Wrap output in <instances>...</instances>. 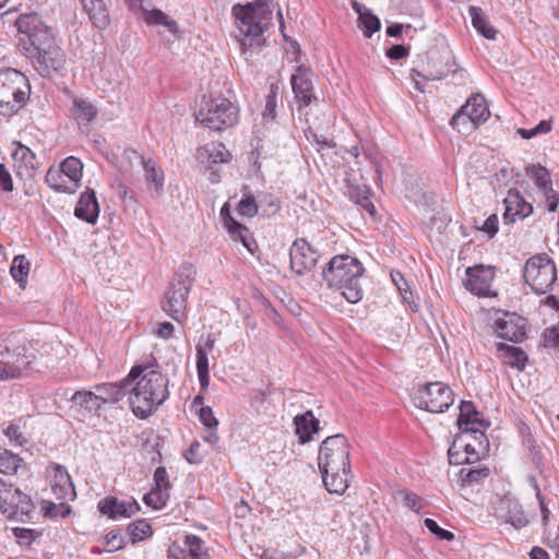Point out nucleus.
<instances>
[{
	"label": "nucleus",
	"mask_w": 559,
	"mask_h": 559,
	"mask_svg": "<svg viewBox=\"0 0 559 559\" xmlns=\"http://www.w3.org/2000/svg\"><path fill=\"white\" fill-rule=\"evenodd\" d=\"M29 272V262L25 258V255H16L14 257L10 273L12 277L20 284L21 288H25V285L27 283V275Z\"/></svg>",
	"instance_id": "nucleus-38"
},
{
	"label": "nucleus",
	"mask_w": 559,
	"mask_h": 559,
	"mask_svg": "<svg viewBox=\"0 0 559 559\" xmlns=\"http://www.w3.org/2000/svg\"><path fill=\"white\" fill-rule=\"evenodd\" d=\"M102 78L106 80V84L103 85L104 91L115 90L121 83V75L117 70L116 66H106L102 69Z\"/></svg>",
	"instance_id": "nucleus-50"
},
{
	"label": "nucleus",
	"mask_w": 559,
	"mask_h": 559,
	"mask_svg": "<svg viewBox=\"0 0 559 559\" xmlns=\"http://www.w3.org/2000/svg\"><path fill=\"white\" fill-rule=\"evenodd\" d=\"M29 364L31 359L26 355V348L23 346L22 350L9 355L7 360H0V381L20 378Z\"/></svg>",
	"instance_id": "nucleus-20"
},
{
	"label": "nucleus",
	"mask_w": 559,
	"mask_h": 559,
	"mask_svg": "<svg viewBox=\"0 0 559 559\" xmlns=\"http://www.w3.org/2000/svg\"><path fill=\"white\" fill-rule=\"evenodd\" d=\"M198 154L202 162L203 156L206 155L209 164L225 163L230 156L225 145L221 142H213L205 145L203 148L199 150Z\"/></svg>",
	"instance_id": "nucleus-32"
},
{
	"label": "nucleus",
	"mask_w": 559,
	"mask_h": 559,
	"mask_svg": "<svg viewBox=\"0 0 559 559\" xmlns=\"http://www.w3.org/2000/svg\"><path fill=\"white\" fill-rule=\"evenodd\" d=\"M168 497V492L153 489L151 492L144 496L143 501L145 502V504L154 509H160L166 504Z\"/></svg>",
	"instance_id": "nucleus-53"
},
{
	"label": "nucleus",
	"mask_w": 559,
	"mask_h": 559,
	"mask_svg": "<svg viewBox=\"0 0 559 559\" xmlns=\"http://www.w3.org/2000/svg\"><path fill=\"white\" fill-rule=\"evenodd\" d=\"M319 252L304 238L296 239L289 250L290 269L301 276L318 263Z\"/></svg>",
	"instance_id": "nucleus-12"
},
{
	"label": "nucleus",
	"mask_w": 559,
	"mask_h": 559,
	"mask_svg": "<svg viewBox=\"0 0 559 559\" xmlns=\"http://www.w3.org/2000/svg\"><path fill=\"white\" fill-rule=\"evenodd\" d=\"M228 233L235 240H239L243 247L248 249L251 253L257 248V243L249 236V230L246 226L239 224L238 222H231V226L227 228Z\"/></svg>",
	"instance_id": "nucleus-43"
},
{
	"label": "nucleus",
	"mask_w": 559,
	"mask_h": 559,
	"mask_svg": "<svg viewBox=\"0 0 559 559\" xmlns=\"http://www.w3.org/2000/svg\"><path fill=\"white\" fill-rule=\"evenodd\" d=\"M97 508L102 514L112 520L130 518L140 510V506L135 500L119 501L116 497L110 496L102 499Z\"/></svg>",
	"instance_id": "nucleus-18"
},
{
	"label": "nucleus",
	"mask_w": 559,
	"mask_h": 559,
	"mask_svg": "<svg viewBox=\"0 0 559 559\" xmlns=\"http://www.w3.org/2000/svg\"><path fill=\"white\" fill-rule=\"evenodd\" d=\"M238 213L242 216L253 217L258 213V205L254 197L246 195L238 203Z\"/></svg>",
	"instance_id": "nucleus-56"
},
{
	"label": "nucleus",
	"mask_w": 559,
	"mask_h": 559,
	"mask_svg": "<svg viewBox=\"0 0 559 559\" xmlns=\"http://www.w3.org/2000/svg\"><path fill=\"white\" fill-rule=\"evenodd\" d=\"M305 135L307 140L317 146V151L321 152L324 148H330L333 146V143L331 140H329L323 134H318L316 131H313L311 128L307 129L305 131Z\"/></svg>",
	"instance_id": "nucleus-55"
},
{
	"label": "nucleus",
	"mask_w": 559,
	"mask_h": 559,
	"mask_svg": "<svg viewBox=\"0 0 559 559\" xmlns=\"http://www.w3.org/2000/svg\"><path fill=\"white\" fill-rule=\"evenodd\" d=\"M462 437V441L459 443V448L464 450V455H468L472 457V463L479 460V452L484 451L488 447V441L484 442L483 448H479V440H474L476 444L466 441L465 439L469 438V433H464L460 436Z\"/></svg>",
	"instance_id": "nucleus-46"
},
{
	"label": "nucleus",
	"mask_w": 559,
	"mask_h": 559,
	"mask_svg": "<svg viewBox=\"0 0 559 559\" xmlns=\"http://www.w3.org/2000/svg\"><path fill=\"white\" fill-rule=\"evenodd\" d=\"M154 481H155L156 490H163L164 492H168V489L170 488V484H169L168 474H167V471L165 467L159 466L155 469Z\"/></svg>",
	"instance_id": "nucleus-59"
},
{
	"label": "nucleus",
	"mask_w": 559,
	"mask_h": 559,
	"mask_svg": "<svg viewBox=\"0 0 559 559\" xmlns=\"http://www.w3.org/2000/svg\"><path fill=\"white\" fill-rule=\"evenodd\" d=\"M319 419H317L312 411L296 415L294 418L295 432L300 443H307L312 440L313 435L320 430Z\"/></svg>",
	"instance_id": "nucleus-23"
},
{
	"label": "nucleus",
	"mask_w": 559,
	"mask_h": 559,
	"mask_svg": "<svg viewBox=\"0 0 559 559\" xmlns=\"http://www.w3.org/2000/svg\"><path fill=\"white\" fill-rule=\"evenodd\" d=\"M71 401L88 413H96L103 407L95 391H78L72 395Z\"/></svg>",
	"instance_id": "nucleus-33"
},
{
	"label": "nucleus",
	"mask_w": 559,
	"mask_h": 559,
	"mask_svg": "<svg viewBox=\"0 0 559 559\" xmlns=\"http://www.w3.org/2000/svg\"><path fill=\"white\" fill-rule=\"evenodd\" d=\"M0 511L10 520L24 522L31 518L34 503L28 495L22 492L7 477L0 478Z\"/></svg>",
	"instance_id": "nucleus-9"
},
{
	"label": "nucleus",
	"mask_w": 559,
	"mask_h": 559,
	"mask_svg": "<svg viewBox=\"0 0 559 559\" xmlns=\"http://www.w3.org/2000/svg\"><path fill=\"white\" fill-rule=\"evenodd\" d=\"M271 0H254L246 4L237 3L231 8L239 32L246 37L255 40L267 29L272 22L273 12L270 9Z\"/></svg>",
	"instance_id": "nucleus-5"
},
{
	"label": "nucleus",
	"mask_w": 559,
	"mask_h": 559,
	"mask_svg": "<svg viewBox=\"0 0 559 559\" xmlns=\"http://www.w3.org/2000/svg\"><path fill=\"white\" fill-rule=\"evenodd\" d=\"M238 119L237 107L227 98L203 97L195 120L200 124L214 131L233 127Z\"/></svg>",
	"instance_id": "nucleus-8"
},
{
	"label": "nucleus",
	"mask_w": 559,
	"mask_h": 559,
	"mask_svg": "<svg viewBox=\"0 0 559 559\" xmlns=\"http://www.w3.org/2000/svg\"><path fill=\"white\" fill-rule=\"evenodd\" d=\"M498 516L503 522L511 524L515 528H522L528 523L521 506L511 499H503L500 501Z\"/></svg>",
	"instance_id": "nucleus-24"
},
{
	"label": "nucleus",
	"mask_w": 559,
	"mask_h": 559,
	"mask_svg": "<svg viewBox=\"0 0 559 559\" xmlns=\"http://www.w3.org/2000/svg\"><path fill=\"white\" fill-rule=\"evenodd\" d=\"M523 276L536 294H546L557 280L556 265L547 254H537L526 261Z\"/></svg>",
	"instance_id": "nucleus-10"
},
{
	"label": "nucleus",
	"mask_w": 559,
	"mask_h": 559,
	"mask_svg": "<svg viewBox=\"0 0 559 559\" xmlns=\"http://www.w3.org/2000/svg\"><path fill=\"white\" fill-rule=\"evenodd\" d=\"M391 278L402 295L403 300L411 305L413 302V294L409 292L408 284L404 276L400 272H392Z\"/></svg>",
	"instance_id": "nucleus-54"
},
{
	"label": "nucleus",
	"mask_w": 559,
	"mask_h": 559,
	"mask_svg": "<svg viewBox=\"0 0 559 559\" xmlns=\"http://www.w3.org/2000/svg\"><path fill=\"white\" fill-rule=\"evenodd\" d=\"M46 183L56 192L72 194L78 190L76 183H69L62 170L50 167L45 177Z\"/></svg>",
	"instance_id": "nucleus-31"
},
{
	"label": "nucleus",
	"mask_w": 559,
	"mask_h": 559,
	"mask_svg": "<svg viewBox=\"0 0 559 559\" xmlns=\"http://www.w3.org/2000/svg\"><path fill=\"white\" fill-rule=\"evenodd\" d=\"M477 415V411L472 402L462 401L460 406V416L457 418V425L460 429L468 427V423H472L471 417Z\"/></svg>",
	"instance_id": "nucleus-52"
},
{
	"label": "nucleus",
	"mask_w": 559,
	"mask_h": 559,
	"mask_svg": "<svg viewBox=\"0 0 559 559\" xmlns=\"http://www.w3.org/2000/svg\"><path fill=\"white\" fill-rule=\"evenodd\" d=\"M495 330L498 337L509 342L519 343L525 337V319L516 313L506 312L496 319Z\"/></svg>",
	"instance_id": "nucleus-15"
},
{
	"label": "nucleus",
	"mask_w": 559,
	"mask_h": 559,
	"mask_svg": "<svg viewBox=\"0 0 559 559\" xmlns=\"http://www.w3.org/2000/svg\"><path fill=\"white\" fill-rule=\"evenodd\" d=\"M471 419L472 423H468V427H463L460 430L464 433H469L474 440H479V448H483L486 441L484 429L488 427V424L485 423L479 412H477V415L472 416Z\"/></svg>",
	"instance_id": "nucleus-39"
},
{
	"label": "nucleus",
	"mask_w": 559,
	"mask_h": 559,
	"mask_svg": "<svg viewBox=\"0 0 559 559\" xmlns=\"http://www.w3.org/2000/svg\"><path fill=\"white\" fill-rule=\"evenodd\" d=\"M155 367L157 361L152 358L150 364L132 367L127 377L128 386L136 380L128 390L129 403L133 414L142 419L157 411L169 396V379Z\"/></svg>",
	"instance_id": "nucleus-2"
},
{
	"label": "nucleus",
	"mask_w": 559,
	"mask_h": 559,
	"mask_svg": "<svg viewBox=\"0 0 559 559\" xmlns=\"http://www.w3.org/2000/svg\"><path fill=\"white\" fill-rule=\"evenodd\" d=\"M318 465L326 490L343 495L348 488L350 475L349 444L344 435L330 436L322 441Z\"/></svg>",
	"instance_id": "nucleus-3"
},
{
	"label": "nucleus",
	"mask_w": 559,
	"mask_h": 559,
	"mask_svg": "<svg viewBox=\"0 0 559 559\" xmlns=\"http://www.w3.org/2000/svg\"><path fill=\"white\" fill-rule=\"evenodd\" d=\"M71 110L75 119L80 122L90 123L97 116L95 106L82 98L73 99Z\"/></svg>",
	"instance_id": "nucleus-35"
},
{
	"label": "nucleus",
	"mask_w": 559,
	"mask_h": 559,
	"mask_svg": "<svg viewBox=\"0 0 559 559\" xmlns=\"http://www.w3.org/2000/svg\"><path fill=\"white\" fill-rule=\"evenodd\" d=\"M126 154L129 155V158L133 156L140 159L145 171L146 181L152 182L154 185L155 192L159 194L160 191L163 190L164 174L162 169L157 166V164L153 159H144L135 151H129L126 152Z\"/></svg>",
	"instance_id": "nucleus-29"
},
{
	"label": "nucleus",
	"mask_w": 559,
	"mask_h": 559,
	"mask_svg": "<svg viewBox=\"0 0 559 559\" xmlns=\"http://www.w3.org/2000/svg\"><path fill=\"white\" fill-rule=\"evenodd\" d=\"M195 274V267L191 263H182L162 299L163 311L177 322L185 318L187 298Z\"/></svg>",
	"instance_id": "nucleus-7"
},
{
	"label": "nucleus",
	"mask_w": 559,
	"mask_h": 559,
	"mask_svg": "<svg viewBox=\"0 0 559 559\" xmlns=\"http://www.w3.org/2000/svg\"><path fill=\"white\" fill-rule=\"evenodd\" d=\"M127 379L116 383H103L95 385L94 391L100 405L119 402L127 393Z\"/></svg>",
	"instance_id": "nucleus-26"
},
{
	"label": "nucleus",
	"mask_w": 559,
	"mask_h": 559,
	"mask_svg": "<svg viewBox=\"0 0 559 559\" xmlns=\"http://www.w3.org/2000/svg\"><path fill=\"white\" fill-rule=\"evenodd\" d=\"M490 116L485 98L480 94L473 95L465 105L453 115L450 124L453 129L460 130V120L467 119L473 128L485 122Z\"/></svg>",
	"instance_id": "nucleus-13"
},
{
	"label": "nucleus",
	"mask_w": 559,
	"mask_h": 559,
	"mask_svg": "<svg viewBox=\"0 0 559 559\" xmlns=\"http://www.w3.org/2000/svg\"><path fill=\"white\" fill-rule=\"evenodd\" d=\"M0 189L4 192L13 191V180L4 164H0Z\"/></svg>",
	"instance_id": "nucleus-62"
},
{
	"label": "nucleus",
	"mask_w": 559,
	"mask_h": 559,
	"mask_svg": "<svg viewBox=\"0 0 559 559\" xmlns=\"http://www.w3.org/2000/svg\"><path fill=\"white\" fill-rule=\"evenodd\" d=\"M504 223H514L518 218L524 219L533 213V205L525 201L520 191L511 189L503 200Z\"/></svg>",
	"instance_id": "nucleus-17"
},
{
	"label": "nucleus",
	"mask_w": 559,
	"mask_h": 559,
	"mask_svg": "<svg viewBox=\"0 0 559 559\" xmlns=\"http://www.w3.org/2000/svg\"><path fill=\"white\" fill-rule=\"evenodd\" d=\"M545 347H551L559 352V326H551L544 332Z\"/></svg>",
	"instance_id": "nucleus-61"
},
{
	"label": "nucleus",
	"mask_w": 559,
	"mask_h": 559,
	"mask_svg": "<svg viewBox=\"0 0 559 559\" xmlns=\"http://www.w3.org/2000/svg\"><path fill=\"white\" fill-rule=\"evenodd\" d=\"M19 32V46L32 59L35 69L43 76L60 71L66 63V55L55 43L51 29L36 13L22 14L15 22Z\"/></svg>",
	"instance_id": "nucleus-1"
},
{
	"label": "nucleus",
	"mask_w": 559,
	"mask_h": 559,
	"mask_svg": "<svg viewBox=\"0 0 559 559\" xmlns=\"http://www.w3.org/2000/svg\"><path fill=\"white\" fill-rule=\"evenodd\" d=\"M418 407L430 413H442L454 401L453 391L443 382H430L419 388L414 397Z\"/></svg>",
	"instance_id": "nucleus-11"
},
{
	"label": "nucleus",
	"mask_w": 559,
	"mask_h": 559,
	"mask_svg": "<svg viewBox=\"0 0 559 559\" xmlns=\"http://www.w3.org/2000/svg\"><path fill=\"white\" fill-rule=\"evenodd\" d=\"M364 271L365 269L357 258L340 254L330 260L328 266L322 271V277L329 288L340 290L348 302L356 304L362 298L360 281Z\"/></svg>",
	"instance_id": "nucleus-4"
},
{
	"label": "nucleus",
	"mask_w": 559,
	"mask_h": 559,
	"mask_svg": "<svg viewBox=\"0 0 559 559\" xmlns=\"http://www.w3.org/2000/svg\"><path fill=\"white\" fill-rule=\"evenodd\" d=\"M428 66L426 69V73L423 74L419 71L413 69L411 76L415 84L416 90L424 92L423 81H436L441 80L449 73L450 69L447 64L438 63V58L436 57V52H431L429 56Z\"/></svg>",
	"instance_id": "nucleus-21"
},
{
	"label": "nucleus",
	"mask_w": 559,
	"mask_h": 559,
	"mask_svg": "<svg viewBox=\"0 0 559 559\" xmlns=\"http://www.w3.org/2000/svg\"><path fill=\"white\" fill-rule=\"evenodd\" d=\"M547 201V207L549 212H556L559 204V193L548 187V189L542 191Z\"/></svg>",
	"instance_id": "nucleus-64"
},
{
	"label": "nucleus",
	"mask_w": 559,
	"mask_h": 559,
	"mask_svg": "<svg viewBox=\"0 0 559 559\" xmlns=\"http://www.w3.org/2000/svg\"><path fill=\"white\" fill-rule=\"evenodd\" d=\"M466 278L464 281V286L467 290L473 293L474 295L480 297L491 296V284L495 278V267L474 265L467 267L465 271Z\"/></svg>",
	"instance_id": "nucleus-14"
},
{
	"label": "nucleus",
	"mask_w": 559,
	"mask_h": 559,
	"mask_svg": "<svg viewBox=\"0 0 559 559\" xmlns=\"http://www.w3.org/2000/svg\"><path fill=\"white\" fill-rule=\"evenodd\" d=\"M490 469L487 466H478L475 468H461L459 476L463 485L472 486L479 484L488 478Z\"/></svg>",
	"instance_id": "nucleus-40"
},
{
	"label": "nucleus",
	"mask_w": 559,
	"mask_h": 559,
	"mask_svg": "<svg viewBox=\"0 0 559 559\" xmlns=\"http://www.w3.org/2000/svg\"><path fill=\"white\" fill-rule=\"evenodd\" d=\"M129 534L134 542L142 540L152 535V527L145 520H138L128 527Z\"/></svg>",
	"instance_id": "nucleus-49"
},
{
	"label": "nucleus",
	"mask_w": 559,
	"mask_h": 559,
	"mask_svg": "<svg viewBox=\"0 0 559 559\" xmlns=\"http://www.w3.org/2000/svg\"><path fill=\"white\" fill-rule=\"evenodd\" d=\"M462 441V437H456V439L453 441L452 445L448 450L449 455V462L450 464H471L472 457L468 455H464V453L461 452L462 449H460L459 443Z\"/></svg>",
	"instance_id": "nucleus-51"
},
{
	"label": "nucleus",
	"mask_w": 559,
	"mask_h": 559,
	"mask_svg": "<svg viewBox=\"0 0 559 559\" xmlns=\"http://www.w3.org/2000/svg\"><path fill=\"white\" fill-rule=\"evenodd\" d=\"M62 174L68 178L69 183H76L80 186L82 179L83 165L81 160L74 156L67 157L59 166Z\"/></svg>",
	"instance_id": "nucleus-36"
},
{
	"label": "nucleus",
	"mask_w": 559,
	"mask_h": 559,
	"mask_svg": "<svg viewBox=\"0 0 559 559\" xmlns=\"http://www.w3.org/2000/svg\"><path fill=\"white\" fill-rule=\"evenodd\" d=\"M173 556L177 559H207L209 555L203 542L195 535H188L182 547L174 548Z\"/></svg>",
	"instance_id": "nucleus-25"
},
{
	"label": "nucleus",
	"mask_w": 559,
	"mask_h": 559,
	"mask_svg": "<svg viewBox=\"0 0 559 559\" xmlns=\"http://www.w3.org/2000/svg\"><path fill=\"white\" fill-rule=\"evenodd\" d=\"M498 216L496 214H491L484 222L483 226L479 229L486 233L490 238H492L498 233Z\"/></svg>",
	"instance_id": "nucleus-63"
},
{
	"label": "nucleus",
	"mask_w": 559,
	"mask_h": 559,
	"mask_svg": "<svg viewBox=\"0 0 559 559\" xmlns=\"http://www.w3.org/2000/svg\"><path fill=\"white\" fill-rule=\"evenodd\" d=\"M99 214V205L93 189L87 188L85 192H83L76 203L74 209V215L85 221L92 225H94L98 218Z\"/></svg>",
	"instance_id": "nucleus-22"
},
{
	"label": "nucleus",
	"mask_w": 559,
	"mask_h": 559,
	"mask_svg": "<svg viewBox=\"0 0 559 559\" xmlns=\"http://www.w3.org/2000/svg\"><path fill=\"white\" fill-rule=\"evenodd\" d=\"M352 7L358 14V27L362 31L365 37L370 38L373 33L380 29L379 19L357 1H353Z\"/></svg>",
	"instance_id": "nucleus-28"
},
{
	"label": "nucleus",
	"mask_w": 559,
	"mask_h": 559,
	"mask_svg": "<svg viewBox=\"0 0 559 559\" xmlns=\"http://www.w3.org/2000/svg\"><path fill=\"white\" fill-rule=\"evenodd\" d=\"M526 174L534 180V183L540 191L548 189V187H552V182L550 179V173L548 169L540 164H531L525 167Z\"/></svg>",
	"instance_id": "nucleus-37"
},
{
	"label": "nucleus",
	"mask_w": 559,
	"mask_h": 559,
	"mask_svg": "<svg viewBox=\"0 0 559 559\" xmlns=\"http://www.w3.org/2000/svg\"><path fill=\"white\" fill-rule=\"evenodd\" d=\"M199 419L205 426V428H217L218 420L213 414V411L209 406H202L199 411Z\"/></svg>",
	"instance_id": "nucleus-60"
},
{
	"label": "nucleus",
	"mask_w": 559,
	"mask_h": 559,
	"mask_svg": "<svg viewBox=\"0 0 559 559\" xmlns=\"http://www.w3.org/2000/svg\"><path fill=\"white\" fill-rule=\"evenodd\" d=\"M81 2L96 27L105 28L109 24V14L104 0H81Z\"/></svg>",
	"instance_id": "nucleus-30"
},
{
	"label": "nucleus",
	"mask_w": 559,
	"mask_h": 559,
	"mask_svg": "<svg viewBox=\"0 0 559 559\" xmlns=\"http://www.w3.org/2000/svg\"><path fill=\"white\" fill-rule=\"evenodd\" d=\"M28 79L20 71L7 68L0 70V115L13 116L29 98Z\"/></svg>",
	"instance_id": "nucleus-6"
},
{
	"label": "nucleus",
	"mask_w": 559,
	"mask_h": 559,
	"mask_svg": "<svg viewBox=\"0 0 559 559\" xmlns=\"http://www.w3.org/2000/svg\"><path fill=\"white\" fill-rule=\"evenodd\" d=\"M424 523L427 530L433 535L438 536L440 539L449 542L454 539V534L450 531L441 528L435 520L426 519Z\"/></svg>",
	"instance_id": "nucleus-58"
},
{
	"label": "nucleus",
	"mask_w": 559,
	"mask_h": 559,
	"mask_svg": "<svg viewBox=\"0 0 559 559\" xmlns=\"http://www.w3.org/2000/svg\"><path fill=\"white\" fill-rule=\"evenodd\" d=\"M312 76L313 74L308 69L300 67L290 78L292 88L299 107L308 106L314 98Z\"/></svg>",
	"instance_id": "nucleus-19"
},
{
	"label": "nucleus",
	"mask_w": 559,
	"mask_h": 559,
	"mask_svg": "<svg viewBox=\"0 0 559 559\" xmlns=\"http://www.w3.org/2000/svg\"><path fill=\"white\" fill-rule=\"evenodd\" d=\"M143 21L150 26L163 25L170 33H178V23L169 17L162 10L156 9L152 2L146 8H143V13L141 14Z\"/></svg>",
	"instance_id": "nucleus-27"
},
{
	"label": "nucleus",
	"mask_w": 559,
	"mask_h": 559,
	"mask_svg": "<svg viewBox=\"0 0 559 559\" xmlns=\"http://www.w3.org/2000/svg\"><path fill=\"white\" fill-rule=\"evenodd\" d=\"M22 460L7 450L1 449L0 454V477H7L11 480L12 475L10 473H16L21 465Z\"/></svg>",
	"instance_id": "nucleus-41"
},
{
	"label": "nucleus",
	"mask_w": 559,
	"mask_h": 559,
	"mask_svg": "<svg viewBox=\"0 0 559 559\" xmlns=\"http://www.w3.org/2000/svg\"><path fill=\"white\" fill-rule=\"evenodd\" d=\"M469 15L473 26L487 39H495L497 31L489 25L483 10L477 7H469Z\"/></svg>",
	"instance_id": "nucleus-34"
},
{
	"label": "nucleus",
	"mask_w": 559,
	"mask_h": 559,
	"mask_svg": "<svg viewBox=\"0 0 559 559\" xmlns=\"http://www.w3.org/2000/svg\"><path fill=\"white\" fill-rule=\"evenodd\" d=\"M276 96H277V86L274 84L271 85L270 93L265 98V107L263 111L264 118L274 119L275 118V108H276Z\"/></svg>",
	"instance_id": "nucleus-57"
},
{
	"label": "nucleus",
	"mask_w": 559,
	"mask_h": 559,
	"mask_svg": "<svg viewBox=\"0 0 559 559\" xmlns=\"http://www.w3.org/2000/svg\"><path fill=\"white\" fill-rule=\"evenodd\" d=\"M41 511L44 512L45 516H49L51 519H64L71 513L72 510L69 504L63 502V500H61L59 503L44 500L41 503Z\"/></svg>",
	"instance_id": "nucleus-44"
},
{
	"label": "nucleus",
	"mask_w": 559,
	"mask_h": 559,
	"mask_svg": "<svg viewBox=\"0 0 559 559\" xmlns=\"http://www.w3.org/2000/svg\"><path fill=\"white\" fill-rule=\"evenodd\" d=\"M498 350L504 352L506 357L509 359V364L512 367L518 368L519 370H523L525 367V361L527 360L526 354L518 347L507 345L503 343H499L497 345Z\"/></svg>",
	"instance_id": "nucleus-42"
},
{
	"label": "nucleus",
	"mask_w": 559,
	"mask_h": 559,
	"mask_svg": "<svg viewBox=\"0 0 559 559\" xmlns=\"http://www.w3.org/2000/svg\"><path fill=\"white\" fill-rule=\"evenodd\" d=\"M396 498L408 509L420 512L424 508V500L416 493L408 490H400L396 492Z\"/></svg>",
	"instance_id": "nucleus-47"
},
{
	"label": "nucleus",
	"mask_w": 559,
	"mask_h": 559,
	"mask_svg": "<svg viewBox=\"0 0 559 559\" xmlns=\"http://www.w3.org/2000/svg\"><path fill=\"white\" fill-rule=\"evenodd\" d=\"M48 477L50 479L51 490L58 500L74 499V485L64 466L57 463L50 464L48 467Z\"/></svg>",
	"instance_id": "nucleus-16"
},
{
	"label": "nucleus",
	"mask_w": 559,
	"mask_h": 559,
	"mask_svg": "<svg viewBox=\"0 0 559 559\" xmlns=\"http://www.w3.org/2000/svg\"><path fill=\"white\" fill-rule=\"evenodd\" d=\"M16 148L12 153V157L15 160H20L24 163L26 168L32 170L37 169L36 155L33 153L27 146L21 144L20 142L14 143Z\"/></svg>",
	"instance_id": "nucleus-45"
},
{
	"label": "nucleus",
	"mask_w": 559,
	"mask_h": 559,
	"mask_svg": "<svg viewBox=\"0 0 559 559\" xmlns=\"http://www.w3.org/2000/svg\"><path fill=\"white\" fill-rule=\"evenodd\" d=\"M352 199L356 201L371 216L376 213V207L371 201L369 190L367 188H356L352 193Z\"/></svg>",
	"instance_id": "nucleus-48"
}]
</instances>
